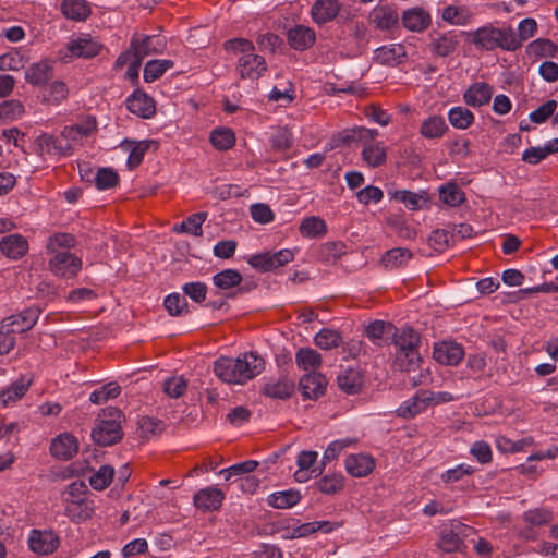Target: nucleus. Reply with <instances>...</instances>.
Returning <instances> with one entry per match:
<instances>
[{
  "label": "nucleus",
  "mask_w": 558,
  "mask_h": 558,
  "mask_svg": "<svg viewBox=\"0 0 558 558\" xmlns=\"http://www.w3.org/2000/svg\"><path fill=\"white\" fill-rule=\"evenodd\" d=\"M459 45V36L454 31H448L435 37L432 41V51L438 57L453 53Z\"/></svg>",
  "instance_id": "obj_37"
},
{
  "label": "nucleus",
  "mask_w": 558,
  "mask_h": 558,
  "mask_svg": "<svg viewBox=\"0 0 558 558\" xmlns=\"http://www.w3.org/2000/svg\"><path fill=\"white\" fill-rule=\"evenodd\" d=\"M558 104L554 99H549L538 108L533 110L529 118L533 123L542 124L545 123L550 117L554 118V113L556 112Z\"/></svg>",
  "instance_id": "obj_61"
},
{
  "label": "nucleus",
  "mask_w": 558,
  "mask_h": 558,
  "mask_svg": "<svg viewBox=\"0 0 558 558\" xmlns=\"http://www.w3.org/2000/svg\"><path fill=\"white\" fill-rule=\"evenodd\" d=\"M341 10L339 0H316L311 8L310 14L313 22L324 25L337 17Z\"/></svg>",
  "instance_id": "obj_24"
},
{
  "label": "nucleus",
  "mask_w": 558,
  "mask_h": 558,
  "mask_svg": "<svg viewBox=\"0 0 558 558\" xmlns=\"http://www.w3.org/2000/svg\"><path fill=\"white\" fill-rule=\"evenodd\" d=\"M526 526L519 531V535L524 539H535L536 534L533 531L535 526L548 524L553 520V513L545 508H535L527 510L522 515Z\"/></svg>",
  "instance_id": "obj_16"
},
{
  "label": "nucleus",
  "mask_w": 558,
  "mask_h": 558,
  "mask_svg": "<svg viewBox=\"0 0 558 558\" xmlns=\"http://www.w3.org/2000/svg\"><path fill=\"white\" fill-rule=\"evenodd\" d=\"M124 414L118 408L109 407L104 409L96 420L92 430L93 440L102 447L111 446L122 439V423Z\"/></svg>",
  "instance_id": "obj_4"
},
{
  "label": "nucleus",
  "mask_w": 558,
  "mask_h": 558,
  "mask_svg": "<svg viewBox=\"0 0 558 558\" xmlns=\"http://www.w3.org/2000/svg\"><path fill=\"white\" fill-rule=\"evenodd\" d=\"M327 380L317 372H310L301 377L299 389L305 399L315 400L324 395Z\"/></svg>",
  "instance_id": "obj_26"
},
{
  "label": "nucleus",
  "mask_w": 558,
  "mask_h": 558,
  "mask_svg": "<svg viewBox=\"0 0 558 558\" xmlns=\"http://www.w3.org/2000/svg\"><path fill=\"white\" fill-rule=\"evenodd\" d=\"M464 34L466 40L481 51H493L497 48L514 51L520 48V40H517L515 33L511 28L502 29L486 24Z\"/></svg>",
  "instance_id": "obj_3"
},
{
  "label": "nucleus",
  "mask_w": 558,
  "mask_h": 558,
  "mask_svg": "<svg viewBox=\"0 0 558 558\" xmlns=\"http://www.w3.org/2000/svg\"><path fill=\"white\" fill-rule=\"evenodd\" d=\"M94 180L98 190H108L118 185L119 175L111 168H99Z\"/></svg>",
  "instance_id": "obj_60"
},
{
  "label": "nucleus",
  "mask_w": 558,
  "mask_h": 558,
  "mask_svg": "<svg viewBox=\"0 0 558 558\" xmlns=\"http://www.w3.org/2000/svg\"><path fill=\"white\" fill-rule=\"evenodd\" d=\"M69 87L65 82L54 80L45 88L41 102L49 106H60L69 98Z\"/></svg>",
  "instance_id": "obj_36"
},
{
  "label": "nucleus",
  "mask_w": 558,
  "mask_h": 558,
  "mask_svg": "<svg viewBox=\"0 0 558 558\" xmlns=\"http://www.w3.org/2000/svg\"><path fill=\"white\" fill-rule=\"evenodd\" d=\"M226 498L225 493L216 486L199 489L193 497V504L202 512H213L220 509Z\"/></svg>",
  "instance_id": "obj_14"
},
{
  "label": "nucleus",
  "mask_w": 558,
  "mask_h": 558,
  "mask_svg": "<svg viewBox=\"0 0 558 558\" xmlns=\"http://www.w3.org/2000/svg\"><path fill=\"white\" fill-rule=\"evenodd\" d=\"M412 256L413 255L410 250L396 247L387 251L380 262L385 268L392 269L407 265L411 260Z\"/></svg>",
  "instance_id": "obj_48"
},
{
  "label": "nucleus",
  "mask_w": 558,
  "mask_h": 558,
  "mask_svg": "<svg viewBox=\"0 0 558 558\" xmlns=\"http://www.w3.org/2000/svg\"><path fill=\"white\" fill-rule=\"evenodd\" d=\"M214 284L219 289H231L242 282L241 274L235 269H225L213 277Z\"/></svg>",
  "instance_id": "obj_55"
},
{
  "label": "nucleus",
  "mask_w": 558,
  "mask_h": 558,
  "mask_svg": "<svg viewBox=\"0 0 558 558\" xmlns=\"http://www.w3.org/2000/svg\"><path fill=\"white\" fill-rule=\"evenodd\" d=\"M494 88L486 82H474L463 92V101L472 108H480L489 104Z\"/></svg>",
  "instance_id": "obj_19"
},
{
  "label": "nucleus",
  "mask_w": 558,
  "mask_h": 558,
  "mask_svg": "<svg viewBox=\"0 0 558 558\" xmlns=\"http://www.w3.org/2000/svg\"><path fill=\"white\" fill-rule=\"evenodd\" d=\"M64 514L75 522L89 519L94 512L93 501L87 498H63Z\"/></svg>",
  "instance_id": "obj_28"
},
{
  "label": "nucleus",
  "mask_w": 558,
  "mask_h": 558,
  "mask_svg": "<svg viewBox=\"0 0 558 558\" xmlns=\"http://www.w3.org/2000/svg\"><path fill=\"white\" fill-rule=\"evenodd\" d=\"M315 40L316 34L308 26L298 25L288 32V43L295 50H306L314 45Z\"/></svg>",
  "instance_id": "obj_31"
},
{
  "label": "nucleus",
  "mask_w": 558,
  "mask_h": 558,
  "mask_svg": "<svg viewBox=\"0 0 558 558\" xmlns=\"http://www.w3.org/2000/svg\"><path fill=\"white\" fill-rule=\"evenodd\" d=\"M165 47V40L158 36L135 34L131 39V51L142 61L146 56L160 53Z\"/></svg>",
  "instance_id": "obj_13"
},
{
  "label": "nucleus",
  "mask_w": 558,
  "mask_h": 558,
  "mask_svg": "<svg viewBox=\"0 0 558 558\" xmlns=\"http://www.w3.org/2000/svg\"><path fill=\"white\" fill-rule=\"evenodd\" d=\"M448 121L454 129L466 130L475 121L474 113L463 106H456L448 111Z\"/></svg>",
  "instance_id": "obj_43"
},
{
  "label": "nucleus",
  "mask_w": 558,
  "mask_h": 558,
  "mask_svg": "<svg viewBox=\"0 0 558 558\" xmlns=\"http://www.w3.org/2000/svg\"><path fill=\"white\" fill-rule=\"evenodd\" d=\"M209 142L217 150H228L235 145V134L230 128H216L209 134Z\"/></svg>",
  "instance_id": "obj_44"
},
{
  "label": "nucleus",
  "mask_w": 558,
  "mask_h": 558,
  "mask_svg": "<svg viewBox=\"0 0 558 558\" xmlns=\"http://www.w3.org/2000/svg\"><path fill=\"white\" fill-rule=\"evenodd\" d=\"M29 548L39 555L53 553L58 545V536L51 531L33 530L28 538Z\"/></svg>",
  "instance_id": "obj_27"
},
{
  "label": "nucleus",
  "mask_w": 558,
  "mask_h": 558,
  "mask_svg": "<svg viewBox=\"0 0 558 558\" xmlns=\"http://www.w3.org/2000/svg\"><path fill=\"white\" fill-rule=\"evenodd\" d=\"M227 51L239 54L235 71L240 78L257 81L268 70L267 62L263 56L255 52L254 44L245 38H233L225 43Z\"/></svg>",
  "instance_id": "obj_2"
},
{
  "label": "nucleus",
  "mask_w": 558,
  "mask_h": 558,
  "mask_svg": "<svg viewBox=\"0 0 558 558\" xmlns=\"http://www.w3.org/2000/svg\"><path fill=\"white\" fill-rule=\"evenodd\" d=\"M163 305L171 316H179L187 312L186 300L180 293L169 294L165 299Z\"/></svg>",
  "instance_id": "obj_62"
},
{
  "label": "nucleus",
  "mask_w": 558,
  "mask_h": 558,
  "mask_svg": "<svg viewBox=\"0 0 558 558\" xmlns=\"http://www.w3.org/2000/svg\"><path fill=\"white\" fill-rule=\"evenodd\" d=\"M294 381L286 375L269 377L263 388L262 393L272 399H288L294 391Z\"/></svg>",
  "instance_id": "obj_18"
},
{
  "label": "nucleus",
  "mask_w": 558,
  "mask_h": 558,
  "mask_svg": "<svg viewBox=\"0 0 558 558\" xmlns=\"http://www.w3.org/2000/svg\"><path fill=\"white\" fill-rule=\"evenodd\" d=\"M78 451V440L70 433H62L52 439L50 453L59 460H70Z\"/></svg>",
  "instance_id": "obj_20"
},
{
  "label": "nucleus",
  "mask_w": 558,
  "mask_h": 558,
  "mask_svg": "<svg viewBox=\"0 0 558 558\" xmlns=\"http://www.w3.org/2000/svg\"><path fill=\"white\" fill-rule=\"evenodd\" d=\"M25 112L24 105L20 100H5L0 104V119L3 121H14Z\"/></svg>",
  "instance_id": "obj_57"
},
{
  "label": "nucleus",
  "mask_w": 558,
  "mask_h": 558,
  "mask_svg": "<svg viewBox=\"0 0 558 558\" xmlns=\"http://www.w3.org/2000/svg\"><path fill=\"white\" fill-rule=\"evenodd\" d=\"M428 408L427 399L424 390H420L410 399L403 401L396 413L397 416L405 420L414 418Z\"/></svg>",
  "instance_id": "obj_30"
},
{
  "label": "nucleus",
  "mask_w": 558,
  "mask_h": 558,
  "mask_svg": "<svg viewBox=\"0 0 558 558\" xmlns=\"http://www.w3.org/2000/svg\"><path fill=\"white\" fill-rule=\"evenodd\" d=\"M76 244L75 236L70 233L59 232L49 236L46 243V251L48 254H58L63 251H69Z\"/></svg>",
  "instance_id": "obj_45"
},
{
  "label": "nucleus",
  "mask_w": 558,
  "mask_h": 558,
  "mask_svg": "<svg viewBox=\"0 0 558 558\" xmlns=\"http://www.w3.org/2000/svg\"><path fill=\"white\" fill-rule=\"evenodd\" d=\"M97 130V120L92 114H83L78 117L75 124L66 125L62 130V137L69 143H80L83 138L90 136Z\"/></svg>",
  "instance_id": "obj_11"
},
{
  "label": "nucleus",
  "mask_w": 558,
  "mask_h": 558,
  "mask_svg": "<svg viewBox=\"0 0 558 558\" xmlns=\"http://www.w3.org/2000/svg\"><path fill=\"white\" fill-rule=\"evenodd\" d=\"M464 356V349L461 344L453 341H442L435 343L433 357L442 365H458Z\"/></svg>",
  "instance_id": "obj_15"
},
{
  "label": "nucleus",
  "mask_w": 558,
  "mask_h": 558,
  "mask_svg": "<svg viewBox=\"0 0 558 558\" xmlns=\"http://www.w3.org/2000/svg\"><path fill=\"white\" fill-rule=\"evenodd\" d=\"M439 194L441 201L450 206H458L464 201V193L456 184L442 186Z\"/></svg>",
  "instance_id": "obj_64"
},
{
  "label": "nucleus",
  "mask_w": 558,
  "mask_h": 558,
  "mask_svg": "<svg viewBox=\"0 0 558 558\" xmlns=\"http://www.w3.org/2000/svg\"><path fill=\"white\" fill-rule=\"evenodd\" d=\"M41 310L37 306L25 308L21 313L13 314L4 318L1 323L14 335L25 332L34 327L37 323Z\"/></svg>",
  "instance_id": "obj_10"
},
{
  "label": "nucleus",
  "mask_w": 558,
  "mask_h": 558,
  "mask_svg": "<svg viewBox=\"0 0 558 558\" xmlns=\"http://www.w3.org/2000/svg\"><path fill=\"white\" fill-rule=\"evenodd\" d=\"M302 496L299 490L288 489L275 492L268 495L267 505L276 509H289L298 505Z\"/></svg>",
  "instance_id": "obj_39"
},
{
  "label": "nucleus",
  "mask_w": 558,
  "mask_h": 558,
  "mask_svg": "<svg viewBox=\"0 0 558 558\" xmlns=\"http://www.w3.org/2000/svg\"><path fill=\"white\" fill-rule=\"evenodd\" d=\"M269 143L272 150L284 153L289 150L293 144V134L289 128L279 126L270 135Z\"/></svg>",
  "instance_id": "obj_50"
},
{
  "label": "nucleus",
  "mask_w": 558,
  "mask_h": 558,
  "mask_svg": "<svg viewBox=\"0 0 558 558\" xmlns=\"http://www.w3.org/2000/svg\"><path fill=\"white\" fill-rule=\"evenodd\" d=\"M121 147L124 150L129 151L126 165L130 170H133L142 163L144 156L149 148V143L147 141H141V142L124 141L121 144Z\"/></svg>",
  "instance_id": "obj_42"
},
{
  "label": "nucleus",
  "mask_w": 558,
  "mask_h": 558,
  "mask_svg": "<svg viewBox=\"0 0 558 558\" xmlns=\"http://www.w3.org/2000/svg\"><path fill=\"white\" fill-rule=\"evenodd\" d=\"M295 362L300 368L315 372L322 365V356L314 349L302 348L295 354Z\"/></svg>",
  "instance_id": "obj_49"
},
{
  "label": "nucleus",
  "mask_w": 558,
  "mask_h": 558,
  "mask_svg": "<svg viewBox=\"0 0 558 558\" xmlns=\"http://www.w3.org/2000/svg\"><path fill=\"white\" fill-rule=\"evenodd\" d=\"M207 218V213H196L189 216L180 225L173 227V231L177 233H189L195 236L203 234L202 226Z\"/></svg>",
  "instance_id": "obj_47"
},
{
  "label": "nucleus",
  "mask_w": 558,
  "mask_h": 558,
  "mask_svg": "<svg viewBox=\"0 0 558 558\" xmlns=\"http://www.w3.org/2000/svg\"><path fill=\"white\" fill-rule=\"evenodd\" d=\"M441 19L450 25L465 26L473 22V11L464 4H450L442 9Z\"/></svg>",
  "instance_id": "obj_29"
},
{
  "label": "nucleus",
  "mask_w": 558,
  "mask_h": 558,
  "mask_svg": "<svg viewBox=\"0 0 558 558\" xmlns=\"http://www.w3.org/2000/svg\"><path fill=\"white\" fill-rule=\"evenodd\" d=\"M420 335L411 327L402 328L393 335L396 347L395 364L403 372L413 369L421 361L418 353Z\"/></svg>",
  "instance_id": "obj_5"
},
{
  "label": "nucleus",
  "mask_w": 558,
  "mask_h": 558,
  "mask_svg": "<svg viewBox=\"0 0 558 558\" xmlns=\"http://www.w3.org/2000/svg\"><path fill=\"white\" fill-rule=\"evenodd\" d=\"M121 393V387L117 383H108L94 390L89 395V401L94 404H101L109 399H114Z\"/></svg>",
  "instance_id": "obj_54"
},
{
  "label": "nucleus",
  "mask_w": 558,
  "mask_h": 558,
  "mask_svg": "<svg viewBox=\"0 0 558 558\" xmlns=\"http://www.w3.org/2000/svg\"><path fill=\"white\" fill-rule=\"evenodd\" d=\"M526 53L534 59L550 58L557 53V46L547 38H537L526 46Z\"/></svg>",
  "instance_id": "obj_46"
},
{
  "label": "nucleus",
  "mask_w": 558,
  "mask_h": 558,
  "mask_svg": "<svg viewBox=\"0 0 558 558\" xmlns=\"http://www.w3.org/2000/svg\"><path fill=\"white\" fill-rule=\"evenodd\" d=\"M376 466L375 459L367 453H352L344 460L345 471L353 477H365Z\"/></svg>",
  "instance_id": "obj_21"
},
{
  "label": "nucleus",
  "mask_w": 558,
  "mask_h": 558,
  "mask_svg": "<svg viewBox=\"0 0 558 558\" xmlns=\"http://www.w3.org/2000/svg\"><path fill=\"white\" fill-rule=\"evenodd\" d=\"M66 49L72 57L90 59L100 53L102 45L89 34H80L68 43Z\"/></svg>",
  "instance_id": "obj_12"
},
{
  "label": "nucleus",
  "mask_w": 558,
  "mask_h": 558,
  "mask_svg": "<svg viewBox=\"0 0 558 558\" xmlns=\"http://www.w3.org/2000/svg\"><path fill=\"white\" fill-rule=\"evenodd\" d=\"M60 10L65 19L75 22L86 21L92 13V8L86 0H62Z\"/></svg>",
  "instance_id": "obj_32"
},
{
  "label": "nucleus",
  "mask_w": 558,
  "mask_h": 558,
  "mask_svg": "<svg viewBox=\"0 0 558 558\" xmlns=\"http://www.w3.org/2000/svg\"><path fill=\"white\" fill-rule=\"evenodd\" d=\"M355 444V440L350 438L344 439H337L332 442H330L327 448L325 449L322 461H320V468L323 470L326 468L327 464L338 459L340 453L348 447Z\"/></svg>",
  "instance_id": "obj_53"
},
{
  "label": "nucleus",
  "mask_w": 558,
  "mask_h": 558,
  "mask_svg": "<svg viewBox=\"0 0 558 558\" xmlns=\"http://www.w3.org/2000/svg\"><path fill=\"white\" fill-rule=\"evenodd\" d=\"M353 132L363 142L362 157L367 166L375 168L385 163L387 158L386 146L383 142L375 141L378 131L376 129L359 128Z\"/></svg>",
  "instance_id": "obj_7"
},
{
  "label": "nucleus",
  "mask_w": 558,
  "mask_h": 558,
  "mask_svg": "<svg viewBox=\"0 0 558 558\" xmlns=\"http://www.w3.org/2000/svg\"><path fill=\"white\" fill-rule=\"evenodd\" d=\"M37 154L45 157H64L72 154V144L60 135L43 133L35 140Z\"/></svg>",
  "instance_id": "obj_8"
},
{
  "label": "nucleus",
  "mask_w": 558,
  "mask_h": 558,
  "mask_svg": "<svg viewBox=\"0 0 558 558\" xmlns=\"http://www.w3.org/2000/svg\"><path fill=\"white\" fill-rule=\"evenodd\" d=\"M315 485L324 495H336L343 490L345 477L341 472H327L316 481Z\"/></svg>",
  "instance_id": "obj_35"
},
{
  "label": "nucleus",
  "mask_w": 558,
  "mask_h": 558,
  "mask_svg": "<svg viewBox=\"0 0 558 558\" xmlns=\"http://www.w3.org/2000/svg\"><path fill=\"white\" fill-rule=\"evenodd\" d=\"M448 131L445 118L438 114H432L424 119L420 126V134L426 140H439Z\"/></svg>",
  "instance_id": "obj_34"
},
{
  "label": "nucleus",
  "mask_w": 558,
  "mask_h": 558,
  "mask_svg": "<svg viewBox=\"0 0 558 558\" xmlns=\"http://www.w3.org/2000/svg\"><path fill=\"white\" fill-rule=\"evenodd\" d=\"M402 23L409 31L422 32L430 25L432 17L426 10L422 8H413L403 13Z\"/></svg>",
  "instance_id": "obj_33"
},
{
  "label": "nucleus",
  "mask_w": 558,
  "mask_h": 558,
  "mask_svg": "<svg viewBox=\"0 0 558 558\" xmlns=\"http://www.w3.org/2000/svg\"><path fill=\"white\" fill-rule=\"evenodd\" d=\"M337 381L339 388L343 392L348 395H355L362 389L363 375L359 369L348 368L340 372Z\"/></svg>",
  "instance_id": "obj_38"
},
{
  "label": "nucleus",
  "mask_w": 558,
  "mask_h": 558,
  "mask_svg": "<svg viewBox=\"0 0 558 558\" xmlns=\"http://www.w3.org/2000/svg\"><path fill=\"white\" fill-rule=\"evenodd\" d=\"M471 456L481 464H488L493 460L490 445L483 440H477L470 448Z\"/></svg>",
  "instance_id": "obj_63"
},
{
  "label": "nucleus",
  "mask_w": 558,
  "mask_h": 558,
  "mask_svg": "<svg viewBox=\"0 0 558 558\" xmlns=\"http://www.w3.org/2000/svg\"><path fill=\"white\" fill-rule=\"evenodd\" d=\"M371 21L379 29H390L398 22V13L389 5H379L371 12Z\"/></svg>",
  "instance_id": "obj_40"
},
{
  "label": "nucleus",
  "mask_w": 558,
  "mask_h": 558,
  "mask_svg": "<svg viewBox=\"0 0 558 558\" xmlns=\"http://www.w3.org/2000/svg\"><path fill=\"white\" fill-rule=\"evenodd\" d=\"M475 472V469L466 463H460L452 469H448L441 473L440 478L446 484H452L470 476Z\"/></svg>",
  "instance_id": "obj_59"
},
{
  "label": "nucleus",
  "mask_w": 558,
  "mask_h": 558,
  "mask_svg": "<svg viewBox=\"0 0 558 558\" xmlns=\"http://www.w3.org/2000/svg\"><path fill=\"white\" fill-rule=\"evenodd\" d=\"M128 110L143 119L151 118L156 112L154 99L141 89L134 90L126 98Z\"/></svg>",
  "instance_id": "obj_17"
},
{
  "label": "nucleus",
  "mask_w": 558,
  "mask_h": 558,
  "mask_svg": "<svg viewBox=\"0 0 558 558\" xmlns=\"http://www.w3.org/2000/svg\"><path fill=\"white\" fill-rule=\"evenodd\" d=\"M341 336L332 329H322L314 338L315 344L323 350L337 348L341 343Z\"/></svg>",
  "instance_id": "obj_58"
},
{
  "label": "nucleus",
  "mask_w": 558,
  "mask_h": 558,
  "mask_svg": "<svg viewBox=\"0 0 558 558\" xmlns=\"http://www.w3.org/2000/svg\"><path fill=\"white\" fill-rule=\"evenodd\" d=\"M48 268L54 276L72 278L82 269V259L70 251H63L49 258Z\"/></svg>",
  "instance_id": "obj_9"
},
{
  "label": "nucleus",
  "mask_w": 558,
  "mask_h": 558,
  "mask_svg": "<svg viewBox=\"0 0 558 558\" xmlns=\"http://www.w3.org/2000/svg\"><path fill=\"white\" fill-rule=\"evenodd\" d=\"M114 469L110 465H101L97 472L89 477L90 486L96 490L106 489L112 482Z\"/></svg>",
  "instance_id": "obj_56"
},
{
  "label": "nucleus",
  "mask_w": 558,
  "mask_h": 558,
  "mask_svg": "<svg viewBox=\"0 0 558 558\" xmlns=\"http://www.w3.org/2000/svg\"><path fill=\"white\" fill-rule=\"evenodd\" d=\"M299 230L305 238H317L326 233L327 226L324 219L312 216L302 220Z\"/></svg>",
  "instance_id": "obj_52"
},
{
  "label": "nucleus",
  "mask_w": 558,
  "mask_h": 558,
  "mask_svg": "<svg viewBox=\"0 0 558 558\" xmlns=\"http://www.w3.org/2000/svg\"><path fill=\"white\" fill-rule=\"evenodd\" d=\"M407 58L405 48L401 44H389L377 48L374 51L373 60L386 66L401 64Z\"/></svg>",
  "instance_id": "obj_23"
},
{
  "label": "nucleus",
  "mask_w": 558,
  "mask_h": 558,
  "mask_svg": "<svg viewBox=\"0 0 558 558\" xmlns=\"http://www.w3.org/2000/svg\"><path fill=\"white\" fill-rule=\"evenodd\" d=\"M476 534V530L460 521L451 520L444 524L439 532L437 547L444 553L451 554L461 550L464 538Z\"/></svg>",
  "instance_id": "obj_6"
},
{
  "label": "nucleus",
  "mask_w": 558,
  "mask_h": 558,
  "mask_svg": "<svg viewBox=\"0 0 558 558\" xmlns=\"http://www.w3.org/2000/svg\"><path fill=\"white\" fill-rule=\"evenodd\" d=\"M28 250V241L22 234H9L0 240V252L9 259H21L27 254Z\"/></svg>",
  "instance_id": "obj_22"
},
{
  "label": "nucleus",
  "mask_w": 558,
  "mask_h": 558,
  "mask_svg": "<svg viewBox=\"0 0 558 558\" xmlns=\"http://www.w3.org/2000/svg\"><path fill=\"white\" fill-rule=\"evenodd\" d=\"M264 368V359L255 352H245L238 357L220 356L213 367L221 381L232 385H244L258 376Z\"/></svg>",
  "instance_id": "obj_1"
},
{
  "label": "nucleus",
  "mask_w": 558,
  "mask_h": 558,
  "mask_svg": "<svg viewBox=\"0 0 558 558\" xmlns=\"http://www.w3.org/2000/svg\"><path fill=\"white\" fill-rule=\"evenodd\" d=\"M28 388L29 383H26L24 379L12 383L9 387L0 391V407L7 408L16 403L25 396Z\"/></svg>",
  "instance_id": "obj_41"
},
{
  "label": "nucleus",
  "mask_w": 558,
  "mask_h": 558,
  "mask_svg": "<svg viewBox=\"0 0 558 558\" xmlns=\"http://www.w3.org/2000/svg\"><path fill=\"white\" fill-rule=\"evenodd\" d=\"M53 75V61L44 59L32 63L24 74L25 81L33 86L46 85Z\"/></svg>",
  "instance_id": "obj_25"
},
{
  "label": "nucleus",
  "mask_w": 558,
  "mask_h": 558,
  "mask_svg": "<svg viewBox=\"0 0 558 558\" xmlns=\"http://www.w3.org/2000/svg\"><path fill=\"white\" fill-rule=\"evenodd\" d=\"M174 66L172 60H151L144 68V81L147 83L160 78L168 70Z\"/></svg>",
  "instance_id": "obj_51"
}]
</instances>
